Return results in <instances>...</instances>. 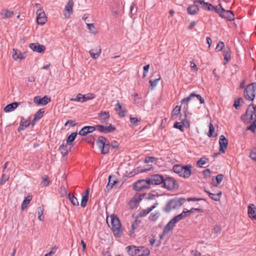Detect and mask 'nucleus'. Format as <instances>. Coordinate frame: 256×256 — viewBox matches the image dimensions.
<instances>
[{
  "instance_id": "79ce46f5",
  "label": "nucleus",
  "mask_w": 256,
  "mask_h": 256,
  "mask_svg": "<svg viewBox=\"0 0 256 256\" xmlns=\"http://www.w3.org/2000/svg\"><path fill=\"white\" fill-rule=\"evenodd\" d=\"M110 142L108 140V142L106 143L104 148L102 150V154H106L109 152L110 148Z\"/></svg>"
},
{
  "instance_id": "4be33fe9",
  "label": "nucleus",
  "mask_w": 256,
  "mask_h": 256,
  "mask_svg": "<svg viewBox=\"0 0 256 256\" xmlns=\"http://www.w3.org/2000/svg\"><path fill=\"white\" fill-rule=\"evenodd\" d=\"M73 6H74V2L72 0H68V2L66 6L65 10L68 12V16H66V14H64L65 17L66 18H68L72 14L73 12Z\"/></svg>"
},
{
  "instance_id": "5fc2aeb1",
  "label": "nucleus",
  "mask_w": 256,
  "mask_h": 256,
  "mask_svg": "<svg viewBox=\"0 0 256 256\" xmlns=\"http://www.w3.org/2000/svg\"><path fill=\"white\" fill-rule=\"evenodd\" d=\"M224 48V43L222 42H220L216 46V52H220L221 50H223Z\"/></svg>"
},
{
  "instance_id": "c85d7f7f",
  "label": "nucleus",
  "mask_w": 256,
  "mask_h": 256,
  "mask_svg": "<svg viewBox=\"0 0 256 256\" xmlns=\"http://www.w3.org/2000/svg\"><path fill=\"white\" fill-rule=\"evenodd\" d=\"M202 8L206 10H214L216 12L218 10L216 7H215L211 4L206 2L204 3V4L202 6Z\"/></svg>"
},
{
  "instance_id": "1a4fd4ad",
  "label": "nucleus",
  "mask_w": 256,
  "mask_h": 256,
  "mask_svg": "<svg viewBox=\"0 0 256 256\" xmlns=\"http://www.w3.org/2000/svg\"><path fill=\"white\" fill-rule=\"evenodd\" d=\"M219 16L222 18H226L229 21H232L234 20V12L231 10H226L224 8L218 10L216 12Z\"/></svg>"
},
{
  "instance_id": "393cba45",
  "label": "nucleus",
  "mask_w": 256,
  "mask_h": 256,
  "mask_svg": "<svg viewBox=\"0 0 256 256\" xmlns=\"http://www.w3.org/2000/svg\"><path fill=\"white\" fill-rule=\"evenodd\" d=\"M20 103L18 102H13L10 104H7L4 108L5 112H10L14 110L19 105Z\"/></svg>"
},
{
  "instance_id": "ea45409f",
  "label": "nucleus",
  "mask_w": 256,
  "mask_h": 256,
  "mask_svg": "<svg viewBox=\"0 0 256 256\" xmlns=\"http://www.w3.org/2000/svg\"><path fill=\"white\" fill-rule=\"evenodd\" d=\"M31 200L32 196H28L24 198L21 206L22 210H24L25 208H26L27 205L30 203Z\"/></svg>"
},
{
  "instance_id": "a878e982",
  "label": "nucleus",
  "mask_w": 256,
  "mask_h": 256,
  "mask_svg": "<svg viewBox=\"0 0 256 256\" xmlns=\"http://www.w3.org/2000/svg\"><path fill=\"white\" fill-rule=\"evenodd\" d=\"M199 10V7L198 4H196L194 3L193 4L189 6L187 8L188 13L190 15L196 14Z\"/></svg>"
},
{
  "instance_id": "4d7b16f0",
  "label": "nucleus",
  "mask_w": 256,
  "mask_h": 256,
  "mask_svg": "<svg viewBox=\"0 0 256 256\" xmlns=\"http://www.w3.org/2000/svg\"><path fill=\"white\" fill-rule=\"evenodd\" d=\"M9 176L4 174H2L0 180V186L3 185L7 180H8Z\"/></svg>"
},
{
  "instance_id": "c756f323",
  "label": "nucleus",
  "mask_w": 256,
  "mask_h": 256,
  "mask_svg": "<svg viewBox=\"0 0 256 256\" xmlns=\"http://www.w3.org/2000/svg\"><path fill=\"white\" fill-rule=\"evenodd\" d=\"M101 53V49L100 48L96 49H92L90 51V54L91 57L94 59H96Z\"/></svg>"
},
{
  "instance_id": "37998d69",
  "label": "nucleus",
  "mask_w": 256,
  "mask_h": 256,
  "mask_svg": "<svg viewBox=\"0 0 256 256\" xmlns=\"http://www.w3.org/2000/svg\"><path fill=\"white\" fill-rule=\"evenodd\" d=\"M130 122L132 125V126H136L138 125V124L140 122L141 119L140 118H133L132 116H130Z\"/></svg>"
},
{
  "instance_id": "9d476101",
  "label": "nucleus",
  "mask_w": 256,
  "mask_h": 256,
  "mask_svg": "<svg viewBox=\"0 0 256 256\" xmlns=\"http://www.w3.org/2000/svg\"><path fill=\"white\" fill-rule=\"evenodd\" d=\"M146 181L147 178L137 180L133 184V190L138 192L143 189H149L150 185L146 184Z\"/></svg>"
},
{
  "instance_id": "473e14b6",
  "label": "nucleus",
  "mask_w": 256,
  "mask_h": 256,
  "mask_svg": "<svg viewBox=\"0 0 256 256\" xmlns=\"http://www.w3.org/2000/svg\"><path fill=\"white\" fill-rule=\"evenodd\" d=\"M13 14L14 12L12 11H10L8 10H2L1 12L2 18L4 19L10 18Z\"/></svg>"
},
{
  "instance_id": "2eb2a0df",
  "label": "nucleus",
  "mask_w": 256,
  "mask_h": 256,
  "mask_svg": "<svg viewBox=\"0 0 256 256\" xmlns=\"http://www.w3.org/2000/svg\"><path fill=\"white\" fill-rule=\"evenodd\" d=\"M30 48L34 51L38 53H42L46 50V46L38 43H32L30 44Z\"/></svg>"
},
{
  "instance_id": "a211bd4d",
  "label": "nucleus",
  "mask_w": 256,
  "mask_h": 256,
  "mask_svg": "<svg viewBox=\"0 0 256 256\" xmlns=\"http://www.w3.org/2000/svg\"><path fill=\"white\" fill-rule=\"evenodd\" d=\"M90 192V188H87L84 194H82L80 205L82 208H85L88 200V196Z\"/></svg>"
},
{
  "instance_id": "e2e57ef3",
  "label": "nucleus",
  "mask_w": 256,
  "mask_h": 256,
  "mask_svg": "<svg viewBox=\"0 0 256 256\" xmlns=\"http://www.w3.org/2000/svg\"><path fill=\"white\" fill-rule=\"evenodd\" d=\"M85 127L88 134L92 132L95 130H97V125L95 126H85Z\"/></svg>"
},
{
  "instance_id": "a19ab883",
  "label": "nucleus",
  "mask_w": 256,
  "mask_h": 256,
  "mask_svg": "<svg viewBox=\"0 0 256 256\" xmlns=\"http://www.w3.org/2000/svg\"><path fill=\"white\" fill-rule=\"evenodd\" d=\"M44 112V108L40 109L34 115V120H39L43 116Z\"/></svg>"
},
{
  "instance_id": "de8ad7c7",
  "label": "nucleus",
  "mask_w": 256,
  "mask_h": 256,
  "mask_svg": "<svg viewBox=\"0 0 256 256\" xmlns=\"http://www.w3.org/2000/svg\"><path fill=\"white\" fill-rule=\"evenodd\" d=\"M247 130H250L254 133L256 134V120L252 121L251 124L246 128Z\"/></svg>"
},
{
  "instance_id": "5701e85b",
  "label": "nucleus",
  "mask_w": 256,
  "mask_h": 256,
  "mask_svg": "<svg viewBox=\"0 0 256 256\" xmlns=\"http://www.w3.org/2000/svg\"><path fill=\"white\" fill-rule=\"evenodd\" d=\"M12 57L15 60H21L25 58V57L23 56L22 54L16 48L12 49Z\"/></svg>"
},
{
  "instance_id": "6e6d98bb",
  "label": "nucleus",
  "mask_w": 256,
  "mask_h": 256,
  "mask_svg": "<svg viewBox=\"0 0 256 256\" xmlns=\"http://www.w3.org/2000/svg\"><path fill=\"white\" fill-rule=\"evenodd\" d=\"M86 26L88 28L93 34L96 32V30L93 24H87Z\"/></svg>"
},
{
  "instance_id": "c03bdc74",
  "label": "nucleus",
  "mask_w": 256,
  "mask_h": 256,
  "mask_svg": "<svg viewBox=\"0 0 256 256\" xmlns=\"http://www.w3.org/2000/svg\"><path fill=\"white\" fill-rule=\"evenodd\" d=\"M160 216V214L159 212H156L155 214L151 213L148 217V218L152 222H155L158 219Z\"/></svg>"
},
{
  "instance_id": "4468645a",
  "label": "nucleus",
  "mask_w": 256,
  "mask_h": 256,
  "mask_svg": "<svg viewBox=\"0 0 256 256\" xmlns=\"http://www.w3.org/2000/svg\"><path fill=\"white\" fill-rule=\"evenodd\" d=\"M220 150L222 153H224L228 145V140L224 135H221L219 139Z\"/></svg>"
},
{
  "instance_id": "3c124183",
  "label": "nucleus",
  "mask_w": 256,
  "mask_h": 256,
  "mask_svg": "<svg viewBox=\"0 0 256 256\" xmlns=\"http://www.w3.org/2000/svg\"><path fill=\"white\" fill-rule=\"evenodd\" d=\"M149 213H150V212L148 208L138 212V214L136 218H138L144 217V216H146Z\"/></svg>"
},
{
  "instance_id": "c9c22d12",
  "label": "nucleus",
  "mask_w": 256,
  "mask_h": 256,
  "mask_svg": "<svg viewBox=\"0 0 256 256\" xmlns=\"http://www.w3.org/2000/svg\"><path fill=\"white\" fill-rule=\"evenodd\" d=\"M208 162V158L206 157H202L196 162V165L199 168H202L203 165L205 164L206 162Z\"/></svg>"
},
{
  "instance_id": "58836bf2",
  "label": "nucleus",
  "mask_w": 256,
  "mask_h": 256,
  "mask_svg": "<svg viewBox=\"0 0 256 256\" xmlns=\"http://www.w3.org/2000/svg\"><path fill=\"white\" fill-rule=\"evenodd\" d=\"M30 125V122L27 121H26L24 122L22 120L20 122V126L18 127V130L20 132L22 130H23L24 128H28Z\"/></svg>"
},
{
  "instance_id": "20e7f679",
  "label": "nucleus",
  "mask_w": 256,
  "mask_h": 256,
  "mask_svg": "<svg viewBox=\"0 0 256 256\" xmlns=\"http://www.w3.org/2000/svg\"><path fill=\"white\" fill-rule=\"evenodd\" d=\"M241 120L245 124H248L256 120V105L250 104L246 113L241 116Z\"/></svg>"
},
{
  "instance_id": "69168bd1",
  "label": "nucleus",
  "mask_w": 256,
  "mask_h": 256,
  "mask_svg": "<svg viewBox=\"0 0 256 256\" xmlns=\"http://www.w3.org/2000/svg\"><path fill=\"white\" fill-rule=\"evenodd\" d=\"M174 128L180 130L181 132L184 131V126L180 122H176L174 124Z\"/></svg>"
},
{
  "instance_id": "9b49d317",
  "label": "nucleus",
  "mask_w": 256,
  "mask_h": 256,
  "mask_svg": "<svg viewBox=\"0 0 256 256\" xmlns=\"http://www.w3.org/2000/svg\"><path fill=\"white\" fill-rule=\"evenodd\" d=\"M36 14L38 24L41 26L44 25L47 21L46 16L44 10L42 8L38 9Z\"/></svg>"
},
{
  "instance_id": "ddd939ff",
  "label": "nucleus",
  "mask_w": 256,
  "mask_h": 256,
  "mask_svg": "<svg viewBox=\"0 0 256 256\" xmlns=\"http://www.w3.org/2000/svg\"><path fill=\"white\" fill-rule=\"evenodd\" d=\"M51 100L50 98L46 96L41 98L40 96H36L34 98V102L38 106H45Z\"/></svg>"
},
{
  "instance_id": "864d4df0",
  "label": "nucleus",
  "mask_w": 256,
  "mask_h": 256,
  "mask_svg": "<svg viewBox=\"0 0 256 256\" xmlns=\"http://www.w3.org/2000/svg\"><path fill=\"white\" fill-rule=\"evenodd\" d=\"M148 170H147L146 168H144L142 166H138V167L137 168H136V169L134 170V174H133L132 176H134V175L135 174H136L146 172Z\"/></svg>"
},
{
  "instance_id": "7c9ffc66",
  "label": "nucleus",
  "mask_w": 256,
  "mask_h": 256,
  "mask_svg": "<svg viewBox=\"0 0 256 256\" xmlns=\"http://www.w3.org/2000/svg\"><path fill=\"white\" fill-rule=\"evenodd\" d=\"M68 198L69 199V200H70V202H71V203L74 206H78L79 205V202H78V201L77 198L76 197H75L70 192L68 194Z\"/></svg>"
},
{
  "instance_id": "bb28decb",
  "label": "nucleus",
  "mask_w": 256,
  "mask_h": 256,
  "mask_svg": "<svg viewBox=\"0 0 256 256\" xmlns=\"http://www.w3.org/2000/svg\"><path fill=\"white\" fill-rule=\"evenodd\" d=\"M204 192H206V194H208L209 197L212 200L214 201H218L220 198V196L222 194V192H220L218 194H212L209 191L207 190H204Z\"/></svg>"
},
{
  "instance_id": "412c9836",
  "label": "nucleus",
  "mask_w": 256,
  "mask_h": 256,
  "mask_svg": "<svg viewBox=\"0 0 256 256\" xmlns=\"http://www.w3.org/2000/svg\"><path fill=\"white\" fill-rule=\"evenodd\" d=\"M107 142L108 138L104 136H99L96 140V143L98 146V148L100 149L101 153L102 148H104V146Z\"/></svg>"
},
{
  "instance_id": "bf43d9fd",
  "label": "nucleus",
  "mask_w": 256,
  "mask_h": 256,
  "mask_svg": "<svg viewBox=\"0 0 256 256\" xmlns=\"http://www.w3.org/2000/svg\"><path fill=\"white\" fill-rule=\"evenodd\" d=\"M250 156L254 160H256V146L251 150Z\"/></svg>"
},
{
  "instance_id": "a18cd8bd",
  "label": "nucleus",
  "mask_w": 256,
  "mask_h": 256,
  "mask_svg": "<svg viewBox=\"0 0 256 256\" xmlns=\"http://www.w3.org/2000/svg\"><path fill=\"white\" fill-rule=\"evenodd\" d=\"M223 178H224L223 174H218L214 178V179L216 180V184H214L213 186H217L218 185H219L220 184Z\"/></svg>"
},
{
  "instance_id": "72a5a7b5",
  "label": "nucleus",
  "mask_w": 256,
  "mask_h": 256,
  "mask_svg": "<svg viewBox=\"0 0 256 256\" xmlns=\"http://www.w3.org/2000/svg\"><path fill=\"white\" fill-rule=\"evenodd\" d=\"M180 106H176L172 110V117L174 119H176L177 118L178 116L180 114Z\"/></svg>"
},
{
  "instance_id": "f257e3e1",
  "label": "nucleus",
  "mask_w": 256,
  "mask_h": 256,
  "mask_svg": "<svg viewBox=\"0 0 256 256\" xmlns=\"http://www.w3.org/2000/svg\"><path fill=\"white\" fill-rule=\"evenodd\" d=\"M126 250L131 256H148L150 254L149 250L144 246H128L126 247Z\"/></svg>"
},
{
  "instance_id": "49530a36",
  "label": "nucleus",
  "mask_w": 256,
  "mask_h": 256,
  "mask_svg": "<svg viewBox=\"0 0 256 256\" xmlns=\"http://www.w3.org/2000/svg\"><path fill=\"white\" fill-rule=\"evenodd\" d=\"M195 92L191 93L188 96L182 99L181 101L182 104L188 102L190 101L193 98L195 97Z\"/></svg>"
},
{
  "instance_id": "f704fd0d",
  "label": "nucleus",
  "mask_w": 256,
  "mask_h": 256,
  "mask_svg": "<svg viewBox=\"0 0 256 256\" xmlns=\"http://www.w3.org/2000/svg\"><path fill=\"white\" fill-rule=\"evenodd\" d=\"M67 145L66 144H62L59 147L58 150H60L63 156H66L68 154V150H66Z\"/></svg>"
},
{
  "instance_id": "0e129e2a",
  "label": "nucleus",
  "mask_w": 256,
  "mask_h": 256,
  "mask_svg": "<svg viewBox=\"0 0 256 256\" xmlns=\"http://www.w3.org/2000/svg\"><path fill=\"white\" fill-rule=\"evenodd\" d=\"M213 231L214 234H220L222 232L221 228L218 225H215L214 226Z\"/></svg>"
},
{
  "instance_id": "aec40b11",
  "label": "nucleus",
  "mask_w": 256,
  "mask_h": 256,
  "mask_svg": "<svg viewBox=\"0 0 256 256\" xmlns=\"http://www.w3.org/2000/svg\"><path fill=\"white\" fill-rule=\"evenodd\" d=\"M178 222L174 217L171 219L170 222L164 227V232H168L170 230H172L175 226V224Z\"/></svg>"
},
{
  "instance_id": "0eeeda50",
  "label": "nucleus",
  "mask_w": 256,
  "mask_h": 256,
  "mask_svg": "<svg viewBox=\"0 0 256 256\" xmlns=\"http://www.w3.org/2000/svg\"><path fill=\"white\" fill-rule=\"evenodd\" d=\"M163 187L168 190H178L179 188V185L176 180L168 176H164V180L163 182Z\"/></svg>"
},
{
  "instance_id": "b1692460",
  "label": "nucleus",
  "mask_w": 256,
  "mask_h": 256,
  "mask_svg": "<svg viewBox=\"0 0 256 256\" xmlns=\"http://www.w3.org/2000/svg\"><path fill=\"white\" fill-rule=\"evenodd\" d=\"M223 56H224V64H226L228 61H229L230 59V54L231 51L230 48L228 46L224 48L222 50Z\"/></svg>"
},
{
  "instance_id": "8fccbe9b",
  "label": "nucleus",
  "mask_w": 256,
  "mask_h": 256,
  "mask_svg": "<svg viewBox=\"0 0 256 256\" xmlns=\"http://www.w3.org/2000/svg\"><path fill=\"white\" fill-rule=\"evenodd\" d=\"M50 181L48 176L45 175L42 177V180L41 184L44 186H47L49 185Z\"/></svg>"
},
{
  "instance_id": "13d9d810",
  "label": "nucleus",
  "mask_w": 256,
  "mask_h": 256,
  "mask_svg": "<svg viewBox=\"0 0 256 256\" xmlns=\"http://www.w3.org/2000/svg\"><path fill=\"white\" fill-rule=\"evenodd\" d=\"M243 99L242 98H240L234 100V106L236 109H238L240 106V102H243Z\"/></svg>"
},
{
  "instance_id": "f3484780",
  "label": "nucleus",
  "mask_w": 256,
  "mask_h": 256,
  "mask_svg": "<svg viewBox=\"0 0 256 256\" xmlns=\"http://www.w3.org/2000/svg\"><path fill=\"white\" fill-rule=\"evenodd\" d=\"M117 182V178L114 175H110L108 178V183L106 186V189L108 192L112 190L113 186Z\"/></svg>"
},
{
  "instance_id": "7ed1b4c3",
  "label": "nucleus",
  "mask_w": 256,
  "mask_h": 256,
  "mask_svg": "<svg viewBox=\"0 0 256 256\" xmlns=\"http://www.w3.org/2000/svg\"><path fill=\"white\" fill-rule=\"evenodd\" d=\"M186 202L185 198H175L170 200L162 210L166 213H169L171 210L180 207Z\"/></svg>"
},
{
  "instance_id": "dca6fc26",
  "label": "nucleus",
  "mask_w": 256,
  "mask_h": 256,
  "mask_svg": "<svg viewBox=\"0 0 256 256\" xmlns=\"http://www.w3.org/2000/svg\"><path fill=\"white\" fill-rule=\"evenodd\" d=\"M110 118L109 112L108 111H101L98 114V118L101 123L107 122Z\"/></svg>"
},
{
  "instance_id": "774afa93",
  "label": "nucleus",
  "mask_w": 256,
  "mask_h": 256,
  "mask_svg": "<svg viewBox=\"0 0 256 256\" xmlns=\"http://www.w3.org/2000/svg\"><path fill=\"white\" fill-rule=\"evenodd\" d=\"M88 134V130H86V127L84 126L79 131L78 134L82 136H85Z\"/></svg>"
},
{
  "instance_id": "f8f14e48",
  "label": "nucleus",
  "mask_w": 256,
  "mask_h": 256,
  "mask_svg": "<svg viewBox=\"0 0 256 256\" xmlns=\"http://www.w3.org/2000/svg\"><path fill=\"white\" fill-rule=\"evenodd\" d=\"M116 130L114 126L110 124L108 126L97 124V130L100 133L108 134L113 132Z\"/></svg>"
},
{
  "instance_id": "6ab92c4d",
  "label": "nucleus",
  "mask_w": 256,
  "mask_h": 256,
  "mask_svg": "<svg viewBox=\"0 0 256 256\" xmlns=\"http://www.w3.org/2000/svg\"><path fill=\"white\" fill-rule=\"evenodd\" d=\"M248 214L252 220H256V206L254 204H252L248 206Z\"/></svg>"
},
{
  "instance_id": "338daca9",
  "label": "nucleus",
  "mask_w": 256,
  "mask_h": 256,
  "mask_svg": "<svg viewBox=\"0 0 256 256\" xmlns=\"http://www.w3.org/2000/svg\"><path fill=\"white\" fill-rule=\"evenodd\" d=\"M210 170L208 168L205 169L202 171V174L205 178L210 177Z\"/></svg>"
},
{
  "instance_id": "39448f33",
  "label": "nucleus",
  "mask_w": 256,
  "mask_h": 256,
  "mask_svg": "<svg viewBox=\"0 0 256 256\" xmlns=\"http://www.w3.org/2000/svg\"><path fill=\"white\" fill-rule=\"evenodd\" d=\"M111 228L115 237H120L122 233V228L118 218L112 214L110 216Z\"/></svg>"
},
{
  "instance_id": "09e8293b",
  "label": "nucleus",
  "mask_w": 256,
  "mask_h": 256,
  "mask_svg": "<svg viewBox=\"0 0 256 256\" xmlns=\"http://www.w3.org/2000/svg\"><path fill=\"white\" fill-rule=\"evenodd\" d=\"M214 130V128L212 124L210 123L209 125V131L208 133V136L210 138H211L212 136L214 137L217 134L213 135V133Z\"/></svg>"
},
{
  "instance_id": "cd10ccee",
  "label": "nucleus",
  "mask_w": 256,
  "mask_h": 256,
  "mask_svg": "<svg viewBox=\"0 0 256 256\" xmlns=\"http://www.w3.org/2000/svg\"><path fill=\"white\" fill-rule=\"evenodd\" d=\"M142 200V198L138 194H136L132 199L130 202L129 204L130 206H135L137 204H138L141 200Z\"/></svg>"
},
{
  "instance_id": "4c0bfd02",
  "label": "nucleus",
  "mask_w": 256,
  "mask_h": 256,
  "mask_svg": "<svg viewBox=\"0 0 256 256\" xmlns=\"http://www.w3.org/2000/svg\"><path fill=\"white\" fill-rule=\"evenodd\" d=\"M95 97L94 94L92 93H88L86 94H84L82 96V102H85L87 100H92Z\"/></svg>"
},
{
  "instance_id": "052dcab7",
  "label": "nucleus",
  "mask_w": 256,
  "mask_h": 256,
  "mask_svg": "<svg viewBox=\"0 0 256 256\" xmlns=\"http://www.w3.org/2000/svg\"><path fill=\"white\" fill-rule=\"evenodd\" d=\"M156 160V158L154 156H146L144 159V162L147 164L150 162H154Z\"/></svg>"
},
{
  "instance_id": "2f4dec72",
  "label": "nucleus",
  "mask_w": 256,
  "mask_h": 256,
  "mask_svg": "<svg viewBox=\"0 0 256 256\" xmlns=\"http://www.w3.org/2000/svg\"><path fill=\"white\" fill-rule=\"evenodd\" d=\"M78 134V133L75 132H72L70 134L66 140V144L68 145H71L72 143V142L74 140L76 136Z\"/></svg>"
},
{
  "instance_id": "423d86ee",
  "label": "nucleus",
  "mask_w": 256,
  "mask_h": 256,
  "mask_svg": "<svg viewBox=\"0 0 256 256\" xmlns=\"http://www.w3.org/2000/svg\"><path fill=\"white\" fill-rule=\"evenodd\" d=\"M256 82L248 84L244 90V96L247 100L252 101L256 96Z\"/></svg>"
},
{
  "instance_id": "e433bc0d",
  "label": "nucleus",
  "mask_w": 256,
  "mask_h": 256,
  "mask_svg": "<svg viewBox=\"0 0 256 256\" xmlns=\"http://www.w3.org/2000/svg\"><path fill=\"white\" fill-rule=\"evenodd\" d=\"M142 222L141 220H136L132 224L131 226V230L130 231V234L134 233V230L137 228L140 224Z\"/></svg>"
},
{
  "instance_id": "680f3d73",
  "label": "nucleus",
  "mask_w": 256,
  "mask_h": 256,
  "mask_svg": "<svg viewBox=\"0 0 256 256\" xmlns=\"http://www.w3.org/2000/svg\"><path fill=\"white\" fill-rule=\"evenodd\" d=\"M82 96H83V94H77L76 97V98H72L70 99V100L72 102H82Z\"/></svg>"
},
{
  "instance_id": "603ef678",
  "label": "nucleus",
  "mask_w": 256,
  "mask_h": 256,
  "mask_svg": "<svg viewBox=\"0 0 256 256\" xmlns=\"http://www.w3.org/2000/svg\"><path fill=\"white\" fill-rule=\"evenodd\" d=\"M187 114H184V118H182V124L183 126L186 128L190 126V124L188 121L186 120Z\"/></svg>"
},
{
  "instance_id": "6e6552de",
  "label": "nucleus",
  "mask_w": 256,
  "mask_h": 256,
  "mask_svg": "<svg viewBox=\"0 0 256 256\" xmlns=\"http://www.w3.org/2000/svg\"><path fill=\"white\" fill-rule=\"evenodd\" d=\"M164 176L160 174H152L150 178H147L146 184L148 185H158L163 184Z\"/></svg>"
},
{
  "instance_id": "f03ea898",
  "label": "nucleus",
  "mask_w": 256,
  "mask_h": 256,
  "mask_svg": "<svg viewBox=\"0 0 256 256\" xmlns=\"http://www.w3.org/2000/svg\"><path fill=\"white\" fill-rule=\"evenodd\" d=\"M192 166L190 164L182 166L180 164H174L173 166L174 172L179 176L184 178H188L192 174Z\"/></svg>"
}]
</instances>
